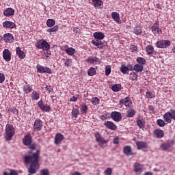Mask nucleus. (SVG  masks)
<instances>
[{
    "instance_id": "47",
    "label": "nucleus",
    "mask_w": 175,
    "mask_h": 175,
    "mask_svg": "<svg viewBox=\"0 0 175 175\" xmlns=\"http://www.w3.org/2000/svg\"><path fill=\"white\" fill-rule=\"evenodd\" d=\"M130 80L133 81H136L137 80V74L135 72H133L130 74Z\"/></svg>"
},
{
    "instance_id": "58",
    "label": "nucleus",
    "mask_w": 175,
    "mask_h": 175,
    "mask_svg": "<svg viewBox=\"0 0 175 175\" xmlns=\"http://www.w3.org/2000/svg\"><path fill=\"white\" fill-rule=\"evenodd\" d=\"M16 111H18V110L14 107L9 108L8 109V113H16Z\"/></svg>"
},
{
    "instance_id": "64",
    "label": "nucleus",
    "mask_w": 175,
    "mask_h": 175,
    "mask_svg": "<svg viewBox=\"0 0 175 175\" xmlns=\"http://www.w3.org/2000/svg\"><path fill=\"white\" fill-rule=\"evenodd\" d=\"M70 102H77V97L76 96H72L70 98Z\"/></svg>"
},
{
    "instance_id": "33",
    "label": "nucleus",
    "mask_w": 175,
    "mask_h": 175,
    "mask_svg": "<svg viewBox=\"0 0 175 175\" xmlns=\"http://www.w3.org/2000/svg\"><path fill=\"white\" fill-rule=\"evenodd\" d=\"M143 32V29L142 28V26L140 25H137L134 27V33L135 35H142Z\"/></svg>"
},
{
    "instance_id": "6",
    "label": "nucleus",
    "mask_w": 175,
    "mask_h": 175,
    "mask_svg": "<svg viewBox=\"0 0 175 175\" xmlns=\"http://www.w3.org/2000/svg\"><path fill=\"white\" fill-rule=\"evenodd\" d=\"M151 29L152 33H154L155 36H157V35H162V29L159 28V21H156L152 26Z\"/></svg>"
},
{
    "instance_id": "36",
    "label": "nucleus",
    "mask_w": 175,
    "mask_h": 175,
    "mask_svg": "<svg viewBox=\"0 0 175 175\" xmlns=\"http://www.w3.org/2000/svg\"><path fill=\"white\" fill-rule=\"evenodd\" d=\"M88 76H95L96 75V69L94 67H90L88 70Z\"/></svg>"
},
{
    "instance_id": "32",
    "label": "nucleus",
    "mask_w": 175,
    "mask_h": 175,
    "mask_svg": "<svg viewBox=\"0 0 175 175\" xmlns=\"http://www.w3.org/2000/svg\"><path fill=\"white\" fill-rule=\"evenodd\" d=\"M23 92L25 94H29L32 92V85L27 84L23 86Z\"/></svg>"
},
{
    "instance_id": "50",
    "label": "nucleus",
    "mask_w": 175,
    "mask_h": 175,
    "mask_svg": "<svg viewBox=\"0 0 175 175\" xmlns=\"http://www.w3.org/2000/svg\"><path fill=\"white\" fill-rule=\"evenodd\" d=\"M111 73V66H107L105 67V76H109Z\"/></svg>"
},
{
    "instance_id": "54",
    "label": "nucleus",
    "mask_w": 175,
    "mask_h": 175,
    "mask_svg": "<svg viewBox=\"0 0 175 175\" xmlns=\"http://www.w3.org/2000/svg\"><path fill=\"white\" fill-rule=\"evenodd\" d=\"M113 144H119V143H120V137H118V136L115 137L113 138Z\"/></svg>"
},
{
    "instance_id": "9",
    "label": "nucleus",
    "mask_w": 175,
    "mask_h": 175,
    "mask_svg": "<svg viewBox=\"0 0 175 175\" xmlns=\"http://www.w3.org/2000/svg\"><path fill=\"white\" fill-rule=\"evenodd\" d=\"M36 69L38 73H49V75H51V73H53V70H51L49 67L38 65L36 66Z\"/></svg>"
},
{
    "instance_id": "51",
    "label": "nucleus",
    "mask_w": 175,
    "mask_h": 175,
    "mask_svg": "<svg viewBox=\"0 0 175 175\" xmlns=\"http://www.w3.org/2000/svg\"><path fill=\"white\" fill-rule=\"evenodd\" d=\"M40 175H50V171L47 169H43L40 171Z\"/></svg>"
},
{
    "instance_id": "16",
    "label": "nucleus",
    "mask_w": 175,
    "mask_h": 175,
    "mask_svg": "<svg viewBox=\"0 0 175 175\" xmlns=\"http://www.w3.org/2000/svg\"><path fill=\"white\" fill-rule=\"evenodd\" d=\"M3 27H4V28H8L9 29H13V28H16L17 25H16L14 22L7 21L3 23Z\"/></svg>"
},
{
    "instance_id": "55",
    "label": "nucleus",
    "mask_w": 175,
    "mask_h": 175,
    "mask_svg": "<svg viewBox=\"0 0 175 175\" xmlns=\"http://www.w3.org/2000/svg\"><path fill=\"white\" fill-rule=\"evenodd\" d=\"M168 113H171V117L172 120H174L175 121V110L174 109H171Z\"/></svg>"
},
{
    "instance_id": "23",
    "label": "nucleus",
    "mask_w": 175,
    "mask_h": 175,
    "mask_svg": "<svg viewBox=\"0 0 175 175\" xmlns=\"http://www.w3.org/2000/svg\"><path fill=\"white\" fill-rule=\"evenodd\" d=\"M93 36L97 40H103L105 39V33L96 31L94 33Z\"/></svg>"
},
{
    "instance_id": "20",
    "label": "nucleus",
    "mask_w": 175,
    "mask_h": 175,
    "mask_svg": "<svg viewBox=\"0 0 175 175\" xmlns=\"http://www.w3.org/2000/svg\"><path fill=\"white\" fill-rule=\"evenodd\" d=\"M3 14L5 17H12V16H14V10L12 8H8L3 11Z\"/></svg>"
},
{
    "instance_id": "18",
    "label": "nucleus",
    "mask_w": 175,
    "mask_h": 175,
    "mask_svg": "<svg viewBox=\"0 0 175 175\" xmlns=\"http://www.w3.org/2000/svg\"><path fill=\"white\" fill-rule=\"evenodd\" d=\"M64 139L65 137H64V135L61 133H57L55 137V144H61V142Z\"/></svg>"
},
{
    "instance_id": "52",
    "label": "nucleus",
    "mask_w": 175,
    "mask_h": 175,
    "mask_svg": "<svg viewBox=\"0 0 175 175\" xmlns=\"http://www.w3.org/2000/svg\"><path fill=\"white\" fill-rule=\"evenodd\" d=\"M157 125H159V126H164L165 125H166V124L165 123V120H162V119H159L157 120Z\"/></svg>"
},
{
    "instance_id": "5",
    "label": "nucleus",
    "mask_w": 175,
    "mask_h": 175,
    "mask_svg": "<svg viewBox=\"0 0 175 175\" xmlns=\"http://www.w3.org/2000/svg\"><path fill=\"white\" fill-rule=\"evenodd\" d=\"M171 42L169 40H161L155 43L157 49H167L171 44Z\"/></svg>"
},
{
    "instance_id": "34",
    "label": "nucleus",
    "mask_w": 175,
    "mask_h": 175,
    "mask_svg": "<svg viewBox=\"0 0 175 175\" xmlns=\"http://www.w3.org/2000/svg\"><path fill=\"white\" fill-rule=\"evenodd\" d=\"M93 3V6L94 8H100V6H103V1L102 0H92Z\"/></svg>"
},
{
    "instance_id": "39",
    "label": "nucleus",
    "mask_w": 175,
    "mask_h": 175,
    "mask_svg": "<svg viewBox=\"0 0 175 175\" xmlns=\"http://www.w3.org/2000/svg\"><path fill=\"white\" fill-rule=\"evenodd\" d=\"M66 53L68 54V55H73L75 53H76V49H75L73 47H70L66 50Z\"/></svg>"
},
{
    "instance_id": "61",
    "label": "nucleus",
    "mask_w": 175,
    "mask_h": 175,
    "mask_svg": "<svg viewBox=\"0 0 175 175\" xmlns=\"http://www.w3.org/2000/svg\"><path fill=\"white\" fill-rule=\"evenodd\" d=\"M154 94L152 93H151L150 92H146V97L149 98L150 99H151L152 98H153Z\"/></svg>"
},
{
    "instance_id": "8",
    "label": "nucleus",
    "mask_w": 175,
    "mask_h": 175,
    "mask_svg": "<svg viewBox=\"0 0 175 175\" xmlns=\"http://www.w3.org/2000/svg\"><path fill=\"white\" fill-rule=\"evenodd\" d=\"M38 106L42 111H45L46 113H50V110H51V107L50 105H44L43 103V100H40L38 102Z\"/></svg>"
},
{
    "instance_id": "25",
    "label": "nucleus",
    "mask_w": 175,
    "mask_h": 175,
    "mask_svg": "<svg viewBox=\"0 0 175 175\" xmlns=\"http://www.w3.org/2000/svg\"><path fill=\"white\" fill-rule=\"evenodd\" d=\"M16 53L20 59H24V58H25V53L21 51V48L19 46L16 48Z\"/></svg>"
},
{
    "instance_id": "40",
    "label": "nucleus",
    "mask_w": 175,
    "mask_h": 175,
    "mask_svg": "<svg viewBox=\"0 0 175 175\" xmlns=\"http://www.w3.org/2000/svg\"><path fill=\"white\" fill-rule=\"evenodd\" d=\"M71 113L74 118H77L79 114H80V111L79 109L73 108Z\"/></svg>"
},
{
    "instance_id": "24",
    "label": "nucleus",
    "mask_w": 175,
    "mask_h": 175,
    "mask_svg": "<svg viewBox=\"0 0 175 175\" xmlns=\"http://www.w3.org/2000/svg\"><path fill=\"white\" fill-rule=\"evenodd\" d=\"M92 44L93 46H96L98 49H103L104 43L100 40H92Z\"/></svg>"
},
{
    "instance_id": "59",
    "label": "nucleus",
    "mask_w": 175,
    "mask_h": 175,
    "mask_svg": "<svg viewBox=\"0 0 175 175\" xmlns=\"http://www.w3.org/2000/svg\"><path fill=\"white\" fill-rule=\"evenodd\" d=\"M130 49L132 53H135V51H137V46H136V45H131Z\"/></svg>"
},
{
    "instance_id": "13",
    "label": "nucleus",
    "mask_w": 175,
    "mask_h": 175,
    "mask_svg": "<svg viewBox=\"0 0 175 175\" xmlns=\"http://www.w3.org/2000/svg\"><path fill=\"white\" fill-rule=\"evenodd\" d=\"M134 172L137 175L142 174L143 173V166L139 163H135L133 165Z\"/></svg>"
},
{
    "instance_id": "4",
    "label": "nucleus",
    "mask_w": 175,
    "mask_h": 175,
    "mask_svg": "<svg viewBox=\"0 0 175 175\" xmlns=\"http://www.w3.org/2000/svg\"><path fill=\"white\" fill-rule=\"evenodd\" d=\"M94 137L96 139V142L102 148H105V144H107V143H109V141L105 139L103 137H101L100 133H96Z\"/></svg>"
},
{
    "instance_id": "2",
    "label": "nucleus",
    "mask_w": 175,
    "mask_h": 175,
    "mask_svg": "<svg viewBox=\"0 0 175 175\" xmlns=\"http://www.w3.org/2000/svg\"><path fill=\"white\" fill-rule=\"evenodd\" d=\"M35 46L36 47V49H39V50H49V49H50V44H49V42H47V41H46V40H38Z\"/></svg>"
},
{
    "instance_id": "10",
    "label": "nucleus",
    "mask_w": 175,
    "mask_h": 175,
    "mask_svg": "<svg viewBox=\"0 0 175 175\" xmlns=\"http://www.w3.org/2000/svg\"><path fill=\"white\" fill-rule=\"evenodd\" d=\"M111 118L116 122H120L122 120V115L118 111H112L111 113Z\"/></svg>"
},
{
    "instance_id": "60",
    "label": "nucleus",
    "mask_w": 175,
    "mask_h": 175,
    "mask_svg": "<svg viewBox=\"0 0 175 175\" xmlns=\"http://www.w3.org/2000/svg\"><path fill=\"white\" fill-rule=\"evenodd\" d=\"M45 90H46V91H48L49 94L53 92V88H51V86H50V85H46L45 87Z\"/></svg>"
},
{
    "instance_id": "44",
    "label": "nucleus",
    "mask_w": 175,
    "mask_h": 175,
    "mask_svg": "<svg viewBox=\"0 0 175 175\" xmlns=\"http://www.w3.org/2000/svg\"><path fill=\"white\" fill-rule=\"evenodd\" d=\"M112 91L115 92H118V91H121V84H116L112 86Z\"/></svg>"
},
{
    "instance_id": "28",
    "label": "nucleus",
    "mask_w": 175,
    "mask_h": 175,
    "mask_svg": "<svg viewBox=\"0 0 175 175\" xmlns=\"http://www.w3.org/2000/svg\"><path fill=\"white\" fill-rule=\"evenodd\" d=\"M31 100H38L40 98V91H33L30 96Z\"/></svg>"
},
{
    "instance_id": "35",
    "label": "nucleus",
    "mask_w": 175,
    "mask_h": 175,
    "mask_svg": "<svg viewBox=\"0 0 175 175\" xmlns=\"http://www.w3.org/2000/svg\"><path fill=\"white\" fill-rule=\"evenodd\" d=\"M120 72L123 73V75H126V73L129 72V68L125 66V64H122L120 67Z\"/></svg>"
},
{
    "instance_id": "12",
    "label": "nucleus",
    "mask_w": 175,
    "mask_h": 175,
    "mask_svg": "<svg viewBox=\"0 0 175 175\" xmlns=\"http://www.w3.org/2000/svg\"><path fill=\"white\" fill-rule=\"evenodd\" d=\"M86 62H88V64H95L96 65H99L100 64V59L97 57L90 56L88 57Z\"/></svg>"
},
{
    "instance_id": "17",
    "label": "nucleus",
    "mask_w": 175,
    "mask_h": 175,
    "mask_svg": "<svg viewBox=\"0 0 175 175\" xmlns=\"http://www.w3.org/2000/svg\"><path fill=\"white\" fill-rule=\"evenodd\" d=\"M23 143L24 146H31L32 143V137H31L29 134L25 135L23 139Z\"/></svg>"
},
{
    "instance_id": "48",
    "label": "nucleus",
    "mask_w": 175,
    "mask_h": 175,
    "mask_svg": "<svg viewBox=\"0 0 175 175\" xmlns=\"http://www.w3.org/2000/svg\"><path fill=\"white\" fill-rule=\"evenodd\" d=\"M72 65V59H66V62H64V66L66 68H70Z\"/></svg>"
},
{
    "instance_id": "30",
    "label": "nucleus",
    "mask_w": 175,
    "mask_h": 175,
    "mask_svg": "<svg viewBox=\"0 0 175 175\" xmlns=\"http://www.w3.org/2000/svg\"><path fill=\"white\" fill-rule=\"evenodd\" d=\"M124 106H126L129 109L133 107V103H132V100H131L129 97H126L124 98Z\"/></svg>"
},
{
    "instance_id": "45",
    "label": "nucleus",
    "mask_w": 175,
    "mask_h": 175,
    "mask_svg": "<svg viewBox=\"0 0 175 175\" xmlns=\"http://www.w3.org/2000/svg\"><path fill=\"white\" fill-rule=\"evenodd\" d=\"M137 125H138L140 128H144V125H146V121L143 119H139L137 120Z\"/></svg>"
},
{
    "instance_id": "41",
    "label": "nucleus",
    "mask_w": 175,
    "mask_h": 175,
    "mask_svg": "<svg viewBox=\"0 0 175 175\" xmlns=\"http://www.w3.org/2000/svg\"><path fill=\"white\" fill-rule=\"evenodd\" d=\"M100 100H99V98H98V97H92V98L91 103L94 106L99 105L100 103Z\"/></svg>"
},
{
    "instance_id": "37",
    "label": "nucleus",
    "mask_w": 175,
    "mask_h": 175,
    "mask_svg": "<svg viewBox=\"0 0 175 175\" xmlns=\"http://www.w3.org/2000/svg\"><path fill=\"white\" fill-rule=\"evenodd\" d=\"M136 62L139 65H142V66H144V65H146V59L142 57H138L136 59Z\"/></svg>"
},
{
    "instance_id": "15",
    "label": "nucleus",
    "mask_w": 175,
    "mask_h": 175,
    "mask_svg": "<svg viewBox=\"0 0 175 175\" xmlns=\"http://www.w3.org/2000/svg\"><path fill=\"white\" fill-rule=\"evenodd\" d=\"M104 125L106 126V128L110 129L111 131H116V129H117V125H116V124L111 121H107L104 122Z\"/></svg>"
},
{
    "instance_id": "56",
    "label": "nucleus",
    "mask_w": 175,
    "mask_h": 175,
    "mask_svg": "<svg viewBox=\"0 0 175 175\" xmlns=\"http://www.w3.org/2000/svg\"><path fill=\"white\" fill-rule=\"evenodd\" d=\"M36 147H38V145L36 144H30V145H29V148L30 150H36Z\"/></svg>"
},
{
    "instance_id": "57",
    "label": "nucleus",
    "mask_w": 175,
    "mask_h": 175,
    "mask_svg": "<svg viewBox=\"0 0 175 175\" xmlns=\"http://www.w3.org/2000/svg\"><path fill=\"white\" fill-rule=\"evenodd\" d=\"M5 81V75L0 73V84H2Z\"/></svg>"
},
{
    "instance_id": "42",
    "label": "nucleus",
    "mask_w": 175,
    "mask_h": 175,
    "mask_svg": "<svg viewBox=\"0 0 175 175\" xmlns=\"http://www.w3.org/2000/svg\"><path fill=\"white\" fill-rule=\"evenodd\" d=\"M87 110H88V106H87L85 104H82L81 106V111L82 114H87Z\"/></svg>"
},
{
    "instance_id": "11",
    "label": "nucleus",
    "mask_w": 175,
    "mask_h": 175,
    "mask_svg": "<svg viewBox=\"0 0 175 175\" xmlns=\"http://www.w3.org/2000/svg\"><path fill=\"white\" fill-rule=\"evenodd\" d=\"M3 58L6 62L12 60V52L9 49H4L3 51Z\"/></svg>"
},
{
    "instance_id": "62",
    "label": "nucleus",
    "mask_w": 175,
    "mask_h": 175,
    "mask_svg": "<svg viewBox=\"0 0 175 175\" xmlns=\"http://www.w3.org/2000/svg\"><path fill=\"white\" fill-rule=\"evenodd\" d=\"M100 118L102 120V121L107 120V113L102 115L101 116H100Z\"/></svg>"
},
{
    "instance_id": "19",
    "label": "nucleus",
    "mask_w": 175,
    "mask_h": 175,
    "mask_svg": "<svg viewBox=\"0 0 175 175\" xmlns=\"http://www.w3.org/2000/svg\"><path fill=\"white\" fill-rule=\"evenodd\" d=\"M123 152L126 155V157H131L133 155V152H132V147L130 146H126L123 148Z\"/></svg>"
},
{
    "instance_id": "49",
    "label": "nucleus",
    "mask_w": 175,
    "mask_h": 175,
    "mask_svg": "<svg viewBox=\"0 0 175 175\" xmlns=\"http://www.w3.org/2000/svg\"><path fill=\"white\" fill-rule=\"evenodd\" d=\"M113 174V169L111 167H107L104 171V175H111Z\"/></svg>"
},
{
    "instance_id": "1",
    "label": "nucleus",
    "mask_w": 175,
    "mask_h": 175,
    "mask_svg": "<svg viewBox=\"0 0 175 175\" xmlns=\"http://www.w3.org/2000/svg\"><path fill=\"white\" fill-rule=\"evenodd\" d=\"M14 133H16V129L14 126L12 124H8L5 127V139L7 141L12 140V137L14 136Z\"/></svg>"
},
{
    "instance_id": "3",
    "label": "nucleus",
    "mask_w": 175,
    "mask_h": 175,
    "mask_svg": "<svg viewBox=\"0 0 175 175\" xmlns=\"http://www.w3.org/2000/svg\"><path fill=\"white\" fill-rule=\"evenodd\" d=\"M172 146H174V139H169L166 142H164L161 145V148L163 151H168V152H172Z\"/></svg>"
},
{
    "instance_id": "46",
    "label": "nucleus",
    "mask_w": 175,
    "mask_h": 175,
    "mask_svg": "<svg viewBox=\"0 0 175 175\" xmlns=\"http://www.w3.org/2000/svg\"><path fill=\"white\" fill-rule=\"evenodd\" d=\"M59 28L58 25H55L53 27L49 28L46 30V32H49V33H53V32H57Z\"/></svg>"
},
{
    "instance_id": "26",
    "label": "nucleus",
    "mask_w": 175,
    "mask_h": 175,
    "mask_svg": "<svg viewBox=\"0 0 175 175\" xmlns=\"http://www.w3.org/2000/svg\"><path fill=\"white\" fill-rule=\"evenodd\" d=\"M111 17L116 23H118V24H121V19L120 18V14H118L117 12H112Z\"/></svg>"
},
{
    "instance_id": "22",
    "label": "nucleus",
    "mask_w": 175,
    "mask_h": 175,
    "mask_svg": "<svg viewBox=\"0 0 175 175\" xmlns=\"http://www.w3.org/2000/svg\"><path fill=\"white\" fill-rule=\"evenodd\" d=\"M136 146L137 147V150H142V148H147L148 147L147 142L143 141H137L136 142Z\"/></svg>"
},
{
    "instance_id": "53",
    "label": "nucleus",
    "mask_w": 175,
    "mask_h": 175,
    "mask_svg": "<svg viewBox=\"0 0 175 175\" xmlns=\"http://www.w3.org/2000/svg\"><path fill=\"white\" fill-rule=\"evenodd\" d=\"M43 51H44V54L45 57H50V55H51V51H50V49H45Z\"/></svg>"
},
{
    "instance_id": "38",
    "label": "nucleus",
    "mask_w": 175,
    "mask_h": 175,
    "mask_svg": "<svg viewBox=\"0 0 175 175\" xmlns=\"http://www.w3.org/2000/svg\"><path fill=\"white\" fill-rule=\"evenodd\" d=\"M146 51L148 55H151V54H154V46L152 45H148L146 46Z\"/></svg>"
},
{
    "instance_id": "43",
    "label": "nucleus",
    "mask_w": 175,
    "mask_h": 175,
    "mask_svg": "<svg viewBox=\"0 0 175 175\" xmlns=\"http://www.w3.org/2000/svg\"><path fill=\"white\" fill-rule=\"evenodd\" d=\"M46 25L49 28H51V27H54V25H55V21H54V19H48L46 21Z\"/></svg>"
},
{
    "instance_id": "27",
    "label": "nucleus",
    "mask_w": 175,
    "mask_h": 175,
    "mask_svg": "<svg viewBox=\"0 0 175 175\" xmlns=\"http://www.w3.org/2000/svg\"><path fill=\"white\" fill-rule=\"evenodd\" d=\"M163 117L164 121L167 122V124H170L172 122V120H173L172 118V113L170 112H166Z\"/></svg>"
},
{
    "instance_id": "14",
    "label": "nucleus",
    "mask_w": 175,
    "mask_h": 175,
    "mask_svg": "<svg viewBox=\"0 0 175 175\" xmlns=\"http://www.w3.org/2000/svg\"><path fill=\"white\" fill-rule=\"evenodd\" d=\"M3 39L5 43H13L14 42V37L10 33L4 34Z\"/></svg>"
},
{
    "instance_id": "31",
    "label": "nucleus",
    "mask_w": 175,
    "mask_h": 175,
    "mask_svg": "<svg viewBox=\"0 0 175 175\" xmlns=\"http://www.w3.org/2000/svg\"><path fill=\"white\" fill-rule=\"evenodd\" d=\"M136 114V110L133 108H130L127 110L126 117L127 118H132V117L135 116Z\"/></svg>"
},
{
    "instance_id": "63",
    "label": "nucleus",
    "mask_w": 175,
    "mask_h": 175,
    "mask_svg": "<svg viewBox=\"0 0 175 175\" xmlns=\"http://www.w3.org/2000/svg\"><path fill=\"white\" fill-rule=\"evenodd\" d=\"M10 175H18V173L14 170H11Z\"/></svg>"
},
{
    "instance_id": "21",
    "label": "nucleus",
    "mask_w": 175,
    "mask_h": 175,
    "mask_svg": "<svg viewBox=\"0 0 175 175\" xmlns=\"http://www.w3.org/2000/svg\"><path fill=\"white\" fill-rule=\"evenodd\" d=\"M144 66L142 64H137L133 67L131 66V70H135V72H143Z\"/></svg>"
},
{
    "instance_id": "29",
    "label": "nucleus",
    "mask_w": 175,
    "mask_h": 175,
    "mask_svg": "<svg viewBox=\"0 0 175 175\" xmlns=\"http://www.w3.org/2000/svg\"><path fill=\"white\" fill-rule=\"evenodd\" d=\"M154 136L157 137L158 139H161V137H163L165 136V133L161 130V129H156L154 132Z\"/></svg>"
},
{
    "instance_id": "7",
    "label": "nucleus",
    "mask_w": 175,
    "mask_h": 175,
    "mask_svg": "<svg viewBox=\"0 0 175 175\" xmlns=\"http://www.w3.org/2000/svg\"><path fill=\"white\" fill-rule=\"evenodd\" d=\"M42 128H43V122L40 118H37L34 121L33 131L35 132H40Z\"/></svg>"
}]
</instances>
